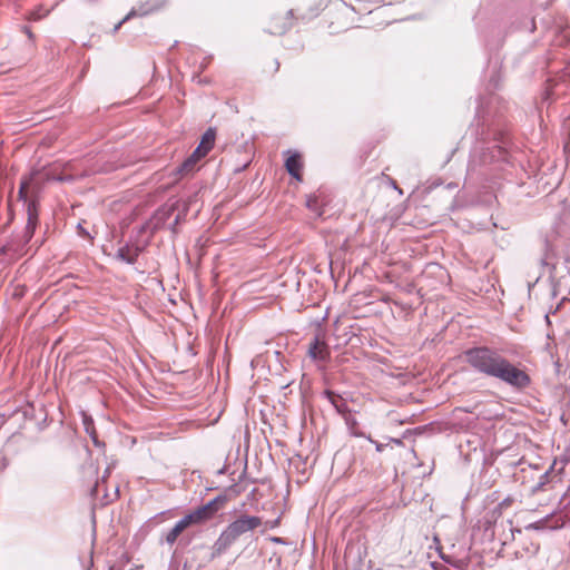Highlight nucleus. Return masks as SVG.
<instances>
[{"label": "nucleus", "mask_w": 570, "mask_h": 570, "mask_svg": "<svg viewBox=\"0 0 570 570\" xmlns=\"http://www.w3.org/2000/svg\"><path fill=\"white\" fill-rule=\"evenodd\" d=\"M463 357L478 373L497 379L515 390H524L531 384L530 376L495 348L471 347L463 352Z\"/></svg>", "instance_id": "1"}, {"label": "nucleus", "mask_w": 570, "mask_h": 570, "mask_svg": "<svg viewBox=\"0 0 570 570\" xmlns=\"http://www.w3.org/2000/svg\"><path fill=\"white\" fill-rule=\"evenodd\" d=\"M262 519L256 515L242 514L230 522L219 534L212 547L210 560L225 553L236 540L262 525Z\"/></svg>", "instance_id": "2"}, {"label": "nucleus", "mask_w": 570, "mask_h": 570, "mask_svg": "<svg viewBox=\"0 0 570 570\" xmlns=\"http://www.w3.org/2000/svg\"><path fill=\"white\" fill-rule=\"evenodd\" d=\"M216 130L208 128L202 136V140L194 153L177 168L180 175H187L195 170L196 164L205 157L214 147Z\"/></svg>", "instance_id": "3"}, {"label": "nucleus", "mask_w": 570, "mask_h": 570, "mask_svg": "<svg viewBox=\"0 0 570 570\" xmlns=\"http://www.w3.org/2000/svg\"><path fill=\"white\" fill-rule=\"evenodd\" d=\"M508 151L503 145L498 141L489 142L487 147H475L471 155L470 167L485 165L494 161H503L507 159Z\"/></svg>", "instance_id": "4"}, {"label": "nucleus", "mask_w": 570, "mask_h": 570, "mask_svg": "<svg viewBox=\"0 0 570 570\" xmlns=\"http://www.w3.org/2000/svg\"><path fill=\"white\" fill-rule=\"evenodd\" d=\"M550 277L559 288H570V257L563 256L550 267Z\"/></svg>", "instance_id": "5"}, {"label": "nucleus", "mask_w": 570, "mask_h": 570, "mask_svg": "<svg viewBox=\"0 0 570 570\" xmlns=\"http://www.w3.org/2000/svg\"><path fill=\"white\" fill-rule=\"evenodd\" d=\"M144 249L145 245L142 244L127 243L118 248L116 257L119 261L131 265L137 262L138 256L144 252Z\"/></svg>", "instance_id": "6"}, {"label": "nucleus", "mask_w": 570, "mask_h": 570, "mask_svg": "<svg viewBox=\"0 0 570 570\" xmlns=\"http://www.w3.org/2000/svg\"><path fill=\"white\" fill-rule=\"evenodd\" d=\"M308 356L314 361L326 362L330 358V348L316 335L308 346Z\"/></svg>", "instance_id": "7"}, {"label": "nucleus", "mask_w": 570, "mask_h": 570, "mask_svg": "<svg viewBox=\"0 0 570 570\" xmlns=\"http://www.w3.org/2000/svg\"><path fill=\"white\" fill-rule=\"evenodd\" d=\"M285 168L287 173L297 181H302L303 163L301 155L296 151L292 153L285 160Z\"/></svg>", "instance_id": "8"}, {"label": "nucleus", "mask_w": 570, "mask_h": 570, "mask_svg": "<svg viewBox=\"0 0 570 570\" xmlns=\"http://www.w3.org/2000/svg\"><path fill=\"white\" fill-rule=\"evenodd\" d=\"M27 214L28 220L24 227V238L26 242H29L32 238L38 224V212L35 202L27 203Z\"/></svg>", "instance_id": "9"}, {"label": "nucleus", "mask_w": 570, "mask_h": 570, "mask_svg": "<svg viewBox=\"0 0 570 570\" xmlns=\"http://www.w3.org/2000/svg\"><path fill=\"white\" fill-rule=\"evenodd\" d=\"M227 502L226 495H217L206 504L202 505L204 513L210 520L219 511V509Z\"/></svg>", "instance_id": "10"}, {"label": "nucleus", "mask_w": 570, "mask_h": 570, "mask_svg": "<svg viewBox=\"0 0 570 570\" xmlns=\"http://www.w3.org/2000/svg\"><path fill=\"white\" fill-rule=\"evenodd\" d=\"M166 0H147L135 7L137 16H146L165 7Z\"/></svg>", "instance_id": "11"}, {"label": "nucleus", "mask_w": 570, "mask_h": 570, "mask_svg": "<svg viewBox=\"0 0 570 570\" xmlns=\"http://www.w3.org/2000/svg\"><path fill=\"white\" fill-rule=\"evenodd\" d=\"M181 519H183V522H185L187 527L203 524L209 520L200 507L190 511L189 513L184 515Z\"/></svg>", "instance_id": "12"}, {"label": "nucleus", "mask_w": 570, "mask_h": 570, "mask_svg": "<svg viewBox=\"0 0 570 570\" xmlns=\"http://www.w3.org/2000/svg\"><path fill=\"white\" fill-rule=\"evenodd\" d=\"M325 397L331 402V404L335 407L337 413L344 414L347 411V405L343 397L331 390L324 391Z\"/></svg>", "instance_id": "13"}, {"label": "nucleus", "mask_w": 570, "mask_h": 570, "mask_svg": "<svg viewBox=\"0 0 570 570\" xmlns=\"http://www.w3.org/2000/svg\"><path fill=\"white\" fill-rule=\"evenodd\" d=\"M188 527L186 525L185 522H183V519H180L179 521L176 522V524L173 527V529H170L166 535H165V541L167 544L169 546H173L178 537L187 529Z\"/></svg>", "instance_id": "14"}, {"label": "nucleus", "mask_w": 570, "mask_h": 570, "mask_svg": "<svg viewBox=\"0 0 570 570\" xmlns=\"http://www.w3.org/2000/svg\"><path fill=\"white\" fill-rule=\"evenodd\" d=\"M30 180H31V178H23L20 183L18 197H19V199L23 200L24 203H27V200H28L27 189L29 187Z\"/></svg>", "instance_id": "15"}, {"label": "nucleus", "mask_w": 570, "mask_h": 570, "mask_svg": "<svg viewBox=\"0 0 570 570\" xmlns=\"http://www.w3.org/2000/svg\"><path fill=\"white\" fill-rule=\"evenodd\" d=\"M137 16V11L135 8H132L112 29V33H116L120 28L121 26L127 22L128 20H130L131 18L136 17Z\"/></svg>", "instance_id": "16"}, {"label": "nucleus", "mask_w": 570, "mask_h": 570, "mask_svg": "<svg viewBox=\"0 0 570 570\" xmlns=\"http://www.w3.org/2000/svg\"><path fill=\"white\" fill-rule=\"evenodd\" d=\"M47 14H48V11H45V12H42L40 10L32 11L31 16H30V19L37 21V20H40L41 18H43Z\"/></svg>", "instance_id": "17"}, {"label": "nucleus", "mask_w": 570, "mask_h": 570, "mask_svg": "<svg viewBox=\"0 0 570 570\" xmlns=\"http://www.w3.org/2000/svg\"><path fill=\"white\" fill-rule=\"evenodd\" d=\"M287 28H288L287 24H283L282 27H277L275 29L269 30V32L273 35H282L287 30Z\"/></svg>", "instance_id": "18"}, {"label": "nucleus", "mask_w": 570, "mask_h": 570, "mask_svg": "<svg viewBox=\"0 0 570 570\" xmlns=\"http://www.w3.org/2000/svg\"><path fill=\"white\" fill-rule=\"evenodd\" d=\"M367 440L375 444V449H376L377 452H382L384 450V448L386 446L383 443H380L377 441L372 440L371 436H367Z\"/></svg>", "instance_id": "19"}, {"label": "nucleus", "mask_w": 570, "mask_h": 570, "mask_svg": "<svg viewBox=\"0 0 570 570\" xmlns=\"http://www.w3.org/2000/svg\"><path fill=\"white\" fill-rule=\"evenodd\" d=\"M548 479H549V471L544 472L541 475L540 482L538 483V488H542L548 482Z\"/></svg>", "instance_id": "20"}, {"label": "nucleus", "mask_w": 570, "mask_h": 570, "mask_svg": "<svg viewBox=\"0 0 570 570\" xmlns=\"http://www.w3.org/2000/svg\"><path fill=\"white\" fill-rule=\"evenodd\" d=\"M279 525V518L273 520V521H268L266 522V527H268L269 529H274L276 527Z\"/></svg>", "instance_id": "21"}, {"label": "nucleus", "mask_w": 570, "mask_h": 570, "mask_svg": "<svg viewBox=\"0 0 570 570\" xmlns=\"http://www.w3.org/2000/svg\"><path fill=\"white\" fill-rule=\"evenodd\" d=\"M271 541L275 542V543H281V544H285V541L283 538H279V537H272L271 538Z\"/></svg>", "instance_id": "22"}, {"label": "nucleus", "mask_w": 570, "mask_h": 570, "mask_svg": "<svg viewBox=\"0 0 570 570\" xmlns=\"http://www.w3.org/2000/svg\"><path fill=\"white\" fill-rule=\"evenodd\" d=\"M23 31L26 32V35L28 36L29 39L33 38V33L31 32V30L28 27H23Z\"/></svg>", "instance_id": "23"}, {"label": "nucleus", "mask_w": 570, "mask_h": 570, "mask_svg": "<svg viewBox=\"0 0 570 570\" xmlns=\"http://www.w3.org/2000/svg\"><path fill=\"white\" fill-rule=\"evenodd\" d=\"M313 203H315V199L308 198V200H307V207L312 208Z\"/></svg>", "instance_id": "24"}, {"label": "nucleus", "mask_w": 570, "mask_h": 570, "mask_svg": "<svg viewBox=\"0 0 570 570\" xmlns=\"http://www.w3.org/2000/svg\"><path fill=\"white\" fill-rule=\"evenodd\" d=\"M392 441L399 445L402 444V441L400 439H392Z\"/></svg>", "instance_id": "25"}]
</instances>
